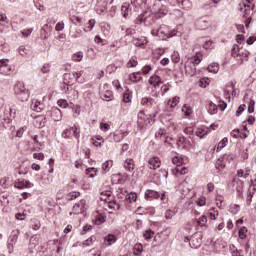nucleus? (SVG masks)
<instances>
[{
	"instance_id": "38",
	"label": "nucleus",
	"mask_w": 256,
	"mask_h": 256,
	"mask_svg": "<svg viewBox=\"0 0 256 256\" xmlns=\"http://www.w3.org/2000/svg\"><path fill=\"white\" fill-rule=\"evenodd\" d=\"M113 167V161L107 160L102 164V169L107 173Z\"/></svg>"
},
{
	"instance_id": "23",
	"label": "nucleus",
	"mask_w": 256,
	"mask_h": 256,
	"mask_svg": "<svg viewBox=\"0 0 256 256\" xmlns=\"http://www.w3.org/2000/svg\"><path fill=\"white\" fill-rule=\"evenodd\" d=\"M104 243H107V246L113 245V243H117V236L113 234H108L104 237Z\"/></svg>"
},
{
	"instance_id": "44",
	"label": "nucleus",
	"mask_w": 256,
	"mask_h": 256,
	"mask_svg": "<svg viewBox=\"0 0 256 256\" xmlns=\"http://www.w3.org/2000/svg\"><path fill=\"white\" fill-rule=\"evenodd\" d=\"M103 101H112L113 100V92L107 91L105 94L102 95Z\"/></svg>"
},
{
	"instance_id": "10",
	"label": "nucleus",
	"mask_w": 256,
	"mask_h": 256,
	"mask_svg": "<svg viewBox=\"0 0 256 256\" xmlns=\"http://www.w3.org/2000/svg\"><path fill=\"white\" fill-rule=\"evenodd\" d=\"M0 73L1 75H9L11 73V66H9V59L0 60Z\"/></svg>"
},
{
	"instance_id": "59",
	"label": "nucleus",
	"mask_w": 256,
	"mask_h": 256,
	"mask_svg": "<svg viewBox=\"0 0 256 256\" xmlns=\"http://www.w3.org/2000/svg\"><path fill=\"white\" fill-rule=\"evenodd\" d=\"M173 63H179L181 61V56H179L178 52H174L172 54Z\"/></svg>"
},
{
	"instance_id": "50",
	"label": "nucleus",
	"mask_w": 256,
	"mask_h": 256,
	"mask_svg": "<svg viewBox=\"0 0 256 256\" xmlns=\"http://www.w3.org/2000/svg\"><path fill=\"white\" fill-rule=\"evenodd\" d=\"M175 215H177V210L176 209L167 210L166 214H165V217H166V219H171L172 217H175Z\"/></svg>"
},
{
	"instance_id": "60",
	"label": "nucleus",
	"mask_w": 256,
	"mask_h": 256,
	"mask_svg": "<svg viewBox=\"0 0 256 256\" xmlns=\"http://www.w3.org/2000/svg\"><path fill=\"white\" fill-rule=\"evenodd\" d=\"M32 33H33V28L21 31L22 37H29V35H31Z\"/></svg>"
},
{
	"instance_id": "27",
	"label": "nucleus",
	"mask_w": 256,
	"mask_h": 256,
	"mask_svg": "<svg viewBox=\"0 0 256 256\" xmlns=\"http://www.w3.org/2000/svg\"><path fill=\"white\" fill-rule=\"evenodd\" d=\"M17 239H19L17 233H12L8 238V246L13 247L17 243Z\"/></svg>"
},
{
	"instance_id": "15",
	"label": "nucleus",
	"mask_w": 256,
	"mask_h": 256,
	"mask_svg": "<svg viewBox=\"0 0 256 256\" xmlns=\"http://www.w3.org/2000/svg\"><path fill=\"white\" fill-rule=\"evenodd\" d=\"M148 167L149 169H159L161 167V161L159 160V157H153L148 161Z\"/></svg>"
},
{
	"instance_id": "34",
	"label": "nucleus",
	"mask_w": 256,
	"mask_h": 256,
	"mask_svg": "<svg viewBox=\"0 0 256 256\" xmlns=\"http://www.w3.org/2000/svg\"><path fill=\"white\" fill-rule=\"evenodd\" d=\"M154 235H155V232L151 229H148L143 233V237L144 239H146V241H149L150 239H152Z\"/></svg>"
},
{
	"instance_id": "40",
	"label": "nucleus",
	"mask_w": 256,
	"mask_h": 256,
	"mask_svg": "<svg viewBox=\"0 0 256 256\" xmlns=\"http://www.w3.org/2000/svg\"><path fill=\"white\" fill-rule=\"evenodd\" d=\"M123 101L124 103H131V91L129 89L123 93Z\"/></svg>"
},
{
	"instance_id": "41",
	"label": "nucleus",
	"mask_w": 256,
	"mask_h": 256,
	"mask_svg": "<svg viewBox=\"0 0 256 256\" xmlns=\"http://www.w3.org/2000/svg\"><path fill=\"white\" fill-rule=\"evenodd\" d=\"M225 167V163H223V158H218L215 164V168L218 171H221Z\"/></svg>"
},
{
	"instance_id": "4",
	"label": "nucleus",
	"mask_w": 256,
	"mask_h": 256,
	"mask_svg": "<svg viewBox=\"0 0 256 256\" xmlns=\"http://www.w3.org/2000/svg\"><path fill=\"white\" fill-rule=\"evenodd\" d=\"M62 137L64 139H73V137H75V139L79 141V139H81V128L77 125H73L69 129H65L62 132Z\"/></svg>"
},
{
	"instance_id": "17",
	"label": "nucleus",
	"mask_w": 256,
	"mask_h": 256,
	"mask_svg": "<svg viewBox=\"0 0 256 256\" xmlns=\"http://www.w3.org/2000/svg\"><path fill=\"white\" fill-rule=\"evenodd\" d=\"M57 105L61 107V109H73L75 107V104H73L72 102H68L67 100L65 99H59L57 101Z\"/></svg>"
},
{
	"instance_id": "43",
	"label": "nucleus",
	"mask_w": 256,
	"mask_h": 256,
	"mask_svg": "<svg viewBox=\"0 0 256 256\" xmlns=\"http://www.w3.org/2000/svg\"><path fill=\"white\" fill-rule=\"evenodd\" d=\"M0 23H2L3 25H9V18L7 17V14L0 12Z\"/></svg>"
},
{
	"instance_id": "33",
	"label": "nucleus",
	"mask_w": 256,
	"mask_h": 256,
	"mask_svg": "<svg viewBox=\"0 0 256 256\" xmlns=\"http://www.w3.org/2000/svg\"><path fill=\"white\" fill-rule=\"evenodd\" d=\"M16 189H25V179H17L14 183Z\"/></svg>"
},
{
	"instance_id": "26",
	"label": "nucleus",
	"mask_w": 256,
	"mask_h": 256,
	"mask_svg": "<svg viewBox=\"0 0 256 256\" xmlns=\"http://www.w3.org/2000/svg\"><path fill=\"white\" fill-rule=\"evenodd\" d=\"M191 59L192 65H199V63L203 61V55L201 54V52H197Z\"/></svg>"
},
{
	"instance_id": "46",
	"label": "nucleus",
	"mask_w": 256,
	"mask_h": 256,
	"mask_svg": "<svg viewBox=\"0 0 256 256\" xmlns=\"http://www.w3.org/2000/svg\"><path fill=\"white\" fill-rule=\"evenodd\" d=\"M143 253V244H136L134 247V254L141 255Z\"/></svg>"
},
{
	"instance_id": "9",
	"label": "nucleus",
	"mask_w": 256,
	"mask_h": 256,
	"mask_svg": "<svg viewBox=\"0 0 256 256\" xmlns=\"http://www.w3.org/2000/svg\"><path fill=\"white\" fill-rule=\"evenodd\" d=\"M153 15V12H144L139 14L134 20L135 25H142V23H147L148 19Z\"/></svg>"
},
{
	"instance_id": "45",
	"label": "nucleus",
	"mask_w": 256,
	"mask_h": 256,
	"mask_svg": "<svg viewBox=\"0 0 256 256\" xmlns=\"http://www.w3.org/2000/svg\"><path fill=\"white\" fill-rule=\"evenodd\" d=\"M38 121H39L40 129H43V127H45V125H47V117H45V116L38 117Z\"/></svg>"
},
{
	"instance_id": "28",
	"label": "nucleus",
	"mask_w": 256,
	"mask_h": 256,
	"mask_svg": "<svg viewBox=\"0 0 256 256\" xmlns=\"http://www.w3.org/2000/svg\"><path fill=\"white\" fill-rule=\"evenodd\" d=\"M43 109H45V104H43V102L39 100H36L34 103V111H36L37 113H41Z\"/></svg>"
},
{
	"instance_id": "62",
	"label": "nucleus",
	"mask_w": 256,
	"mask_h": 256,
	"mask_svg": "<svg viewBox=\"0 0 256 256\" xmlns=\"http://www.w3.org/2000/svg\"><path fill=\"white\" fill-rule=\"evenodd\" d=\"M100 129H101V131H109V129H111V126L109 125V124H107V123H103V122H101L100 123Z\"/></svg>"
},
{
	"instance_id": "51",
	"label": "nucleus",
	"mask_w": 256,
	"mask_h": 256,
	"mask_svg": "<svg viewBox=\"0 0 256 256\" xmlns=\"http://www.w3.org/2000/svg\"><path fill=\"white\" fill-rule=\"evenodd\" d=\"M208 71H209V73H219V64L209 65Z\"/></svg>"
},
{
	"instance_id": "2",
	"label": "nucleus",
	"mask_w": 256,
	"mask_h": 256,
	"mask_svg": "<svg viewBox=\"0 0 256 256\" xmlns=\"http://www.w3.org/2000/svg\"><path fill=\"white\" fill-rule=\"evenodd\" d=\"M13 91L18 101H21L22 103H25V101H29L31 93L29 92V89L25 87V84L23 82H16L13 87Z\"/></svg>"
},
{
	"instance_id": "25",
	"label": "nucleus",
	"mask_w": 256,
	"mask_h": 256,
	"mask_svg": "<svg viewBox=\"0 0 256 256\" xmlns=\"http://www.w3.org/2000/svg\"><path fill=\"white\" fill-rule=\"evenodd\" d=\"M124 168L126 171H135V161L133 159H128L124 162Z\"/></svg>"
},
{
	"instance_id": "12",
	"label": "nucleus",
	"mask_w": 256,
	"mask_h": 256,
	"mask_svg": "<svg viewBox=\"0 0 256 256\" xmlns=\"http://www.w3.org/2000/svg\"><path fill=\"white\" fill-rule=\"evenodd\" d=\"M196 27L200 31H205V29H209V27H211V23H209L205 18H200L196 21Z\"/></svg>"
},
{
	"instance_id": "55",
	"label": "nucleus",
	"mask_w": 256,
	"mask_h": 256,
	"mask_svg": "<svg viewBox=\"0 0 256 256\" xmlns=\"http://www.w3.org/2000/svg\"><path fill=\"white\" fill-rule=\"evenodd\" d=\"M196 203H197V205H199V207H204V205H207V199L202 196V197L198 198Z\"/></svg>"
},
{
	"instance_id": "22",
	"label": "nucleus",
	"mask_w": 256,
	"mask_h": 256,
	"mask_svg": "<svg viewBox=\"0 0 256 256\" xmlns=\"http://www.w3.org/2000/svg\"><path fill=\"white\" fill-rule=\"evenodd\" d=\"M133 43L136 47H141L142 49L147 45V38L142 36L141 38H135Z\"/></svg>"
},
{
	"instance_id": "64",
	"label": "nucleus",
	"mask_w": 256,
	"mask_h": 256,
	"mask_svg": "<svg viewBox=\"0 0 256 256\" xmlns=\"http://www.w3.org/2000/svg\"><path fill=\"white\" fill-rule=\"evenodd\" d=\"M74 61H83V53L79 52L73 55Z\"/></svg>"
},
{
	"instance_id": "39",
	"label": "nucleus",
	"mask_w": 256,
	"mask_h": 256,
	"mask_svg": "<svg viewBox=\"0 0 256 256\" xmlns=\"http://www.w3.org/2000/svg\"><path fill=\"white\" fill-rule=\"evenodd\" d=\"M239 211H241V206H239V204H232L230 206V213H232V215H237Z\"/></svg>"
},
{
	"instance_id": "53",
	"label": "nucleus",
	"mask_w": 256,
	"mask_h": 256,
	"mask_svg": "<svg viewBox=\"0 0 256 256\" xmlns=\"http://www.w3.org/2000/svg\"><path fill=\"white\" fill-rule=\"evenodd\" d=\"M107 221V216L99 215L96 218V225H102V223H105Z\"/></svg>"
},
{
	"instance_id": "13",
	"label": "nucleus",
	"mask_w": 256,
	"mask_h": 256,
	"mask_svg": "<svg viewBox=\"0 0 256 256\" xmlns=\"http://www.w3.org/2000/svg\"><path fill=\"white\" fill-rule=\"evenodd\" d=\"M144 197L146 201H153V199H159L161 194L155 190H146Z\"/></svg>"
},
{
	"instance_id": "8",
	"label": "nucleus",
	"mask_w": 256,
	"mask_h": 256,
	"mask_svg": "<svg viewBox=\"0 0 256 256\" xmlns=\"http://www.w3.org/2000/svg\"><path fill=\"white\" fill-rule=\"evenodd\" d=\"M169 13V8L161 4L158 10L154 13L153 19H163Z\"/></svg>"
},
{
	"instance_id": "18",
	"label": "nucleus",
	"mask_w": 256,
	"mask_h": 256,
	"mask_svg": "<svg viewBox=\"0 0 256 256\" xmlns=\"http://www.w3.org/2000/svg\"><path fill=\"white\" fill-rule=\"evenodd\" d=\"M185 71L186 74L190 77H195V73H197V67L195 66V64L190 63L185 66Z\"/></svg>"
},
{
	"instance_id": "30",
	"label": "nucleus",
	"mask_w": 256,
	"mask_h": 256,
	"mask_svg": "<svg viewBox=\"0 0 256 256\" xmlns=\"http://www.w3.org/2000/svg\"><path fill=\"white\" fill-rule=\"evenodd\" d=\"M217 111H218V107L216 106V104L213 102H210L208 106V113H210V115H215Z\"/></svg>"
},
{
	"instance_id": "42",
	"label": "nucleus",
	"mask_w": 256,
	"mask_h": 256,
	"mask_svg": "<svg viewBox=\"0 0 256 256\" xmlns=\"http://www.w3.org/2000/svg\"><path fill=\"white\" fill-rule=\"evenodd\" d=\"M93 27H95V19H91L88 22V26L84 28V31L87 33L89 31H93Z\"/></svg>"
},
{
	"instance_id": "7",
	"label": "nucleus",
	"mask_w": 256,
	"mask_h": 256,
	"mask_svg": "<svg viewBox=\"0 0 256 256\" xmlns=\"http://www.w3.org/2000/svg\"><path fill=\"white\" fill-rule=\"evenodd\" d=\"M203 236L199 233H195L190 238V247L192 249H199L201 247V243H203Z\"/></svg>"
},
{
	"instance_id": "37",
	"label": "nucleus",
	"mask_w": 256,
	"mask_h": 256,
	"mask_svg": "<svg viewBox=\"0 0 256 256\" xmlns=\"http://www.w3.org/2000/svg\"><path fill=\"white\" fill-rule=\"evenodd\" d=\"M79 195H81L80 192L73 191V192H70L67 194L66 199L68 201H73L74 199H77V197H79Z\"/></svg>"
},
{
	"instance_id": "16",
	"label": "nucleus",
	"mask_w": 256,
	"mask_h": 256,
	"mask_svg": "<svg viewBox=\"0 0 256 256\" xmlns=\"http://www.w3.org/2000/svg\"><path fill=\"white\" fill-rule=\"evenodd\" d=\"M148 83L149 85H153L154 89H157V87H159L163 81L161 80V77L155 75L149 78Z\"/></svg>"
},
{
	"instance_id": "58",
	"label": "nucleus",
	"mask_w": 256,
	"mask_h": 256,
	"mask_svg": "<svg viewBox=\"0 0 256 256\" xmlns=\"http://www.w3.org/2000/svg\"><path fill=\"white\" fill-rule=\"evenodd\" d=\"M122 11V15L124 17V19H127L129 17V8H127V6L123 5L121 8Z\"/></svg>"
},
{
	"instance_id": "29",
	"label": "nucleus",
	"mask_w": 256,
	"mask_h": 256,
	"mask_svg": "<svg viewBox=\"0 0 256 256\" xmlns=\"http://www.w3.org/2000/svg\"><path fill=\"white\" fill-rule=\"evenodd\" d=\"M237 187H236V193L238 195V197H241V195H243V185H245V182L241 181V180H237Z\"/></svg>"
},
{
	"instance_id": "3",
	"label": "nucleus",
	"mask_w": 256,
	"mask_h": 256,
	"mask_svg": "<svg viewBox=\"0 0 256 256\" xmlns=\"http://www.w3.org/2000/svg\"><path fill=\"white\" fill-rule=\"evenodd\" d=\"M17 115V112L13 108H5V100L3 98H0V119L1 121H4V123H11L13 119H15V116Z\"/></svg>"
},
{
	"instance_id": "21",
	"label": "nucleus",
	"mask_w": 256,
	"mask_h": 256,
	"mask_svg": "<svg viewBox=\"0 0 256 256\" xmlns=\"http://www.w3.org/2000/svg\"><path fill=\"white\" fill-rule=\"evenodd\" d=\"M209 131H211V129L209 128H198L195 132V135L197 137H200V139H204V137H207V135H209Z\"/></svg>"
},
{
	"instance_id": "35",
	"label": "nucleus",
	"mask_w": 256,
	"mask_h": 256,
	"mask_svg": "<svg viewBox=\"0 0 256 256\" xmlns=\"http://www.w3.org/2000/svg\"><path fill=\"white\" fill-rule=\"evenodd\" d=\"M241 55V50L239 49V45L235 44L232 47V57H239Z\"/></svg>"
},
{
	"instance_id": "1",
	"label": "nucleus",
	"mask_w": 256,
	"mask_h": 256,
	"mask_svg": "<svg viewBox=\"0 0 256 256\" xmlns=\"http://www.w3.org/2000/svg\"><path fill=\"white\" fill-rule=\"evenodd\" d=\"M155 123V114H145L144 110L138 112L137 117V129L138 131H143V129H147L149 125H153Z\"/></svg>"
},
{
	"instance_id": "32",
	"label": "nucleus",
	"mask_w": 256,
	"mask_h": 256,
	"mask_svg": "<svg viewBox=\"0 0 256 256\" xmlns=\"http://www.w3.org/2000/svg\"><path fill=\"white\" fill-rule=\"evenodd\" d=\"M125 199H126L127 203H135V201H137V194L130 193L125 196Z\"/></svg>"
},
{
	"instance_id": "36",
	"label": "nucleus",
	"mask_w": 256,
	"mask_h": 256,
	"mask_svg": "<svg viewBox=\"0 0 256 256\" xmlns=\"http://www.w3.org/2000/svg\"><path fill=\"white\" fill-rule=\"evenodd\" d=\"M86 175H89L90 178L97 177V170L95 167L87 168Z\"/></svg>"
},
{
	"instance_id": "52",
	"label": "nucleus",
	"mask_w": 256,
	"mask_h": 256,
	"mask_svg": "<svg viewBox=\"0 0 256 256\" xmlns=\"http://www.w3.org/2000/svg\"><path fill=\"white\" fill-rule=\"evenodd\" d=\"M248 113H255V100L250 99L249 105H248Z\"/></svg>"
},
{
	"instance_id": "49",
	"label": "nucleus",
	"mask_w": 256,
	"mask_h": 256,
	"mask_svg": "<svg viewBox=\"0 0 256 256\" xmlns=\"http://www.w3.org/2000/svg\"><path fill=\"white\" fill-rule=\"evenodd\" d=\"M207 223V216L203 215L197 220V224L200 227H205V224Z\"/></svg>"
},
{
	"instance_id": "11",
	"label": "nucleus",
	"mask_w": 256,
	"mask_h": 256,
	"mask_svg": "<svg viewBox=\"0 0 256 256\" xmlns=\"http://www.w3.org/2000/svg\"><path fill=\"white\" fill-rule=\"evenodd\" d=\"M73 211L76 213V215H81L87 211V204L85 203V200H80L79 203H76L73 206Z\"/></svg>"
},
{
	"instance_id": "63",
	"label": "nucleus",
	"mask_w": 256,
	"mask_h": 256,
	"mask_svg": "<svg viewBox=\"0 0 256 256\" xmlns=\"http://www.w3.org/2000/svg\"><path fill=\"white\" fill-rule=\"evenodd\" d=\"M165 36L167 37V39H171V37L177 36V30L176 29L171 30L168 33H166Z\"/></svg>"
},
{
	"instance_id": "54",
	"label": "nucleus",
	"mask_w": 256,
	"mask_h": 256,
	"mask_svg": "<svg viewBox=\"0 0 256 256\" xmlns=\"http://www.w3.org/2000/svg\"><path fill=\"white\" fill-rule=\"evenodd\" d=\"M245 109H247V105L241 104L236 110V117H239L243 113V111H245Z\"/></svg>"
},
{
	"instance_id": "61",
	"label": "nucleus",
	"mask_w": 256,
	"mask_h": 256,
	"mask_svg": "<svg viewBox=\"0 0 256 256\" xmlns=\"http://www.w3.org/2000/svg\"><path fill=\"white\" fill-rule=\"evenodd\" d=\"M179 96H176L172 99V102L170 104V107L173 109L175 107H177V105L179 104Z\"/></svg>"
},
{
	"instance_id": "24",
	"label": "nucleus",
	"mask_w": 256,
	"mask_h": 256,
	"mask_svg": "<svg viewBox=\"0 0 256 256\" xmlns=\"http://www.w3.org/2000/svg\"><path fill=\"white\" fill-rule=\"evenodd\" d=\"M75 74L65 73L63 75V84L64 85H73L72 80L75 79Z\"/></svg>"
},
{
	"instance_id": "6",
	"label": "nucleus",
	"mask_w": 256,
	"mask_h": 256,
	"mask_svg": "<svg viewBox=\"0 0 256 256\" xmlns=\"http://www.w3.org/2000/svg\"><path fill=\"white\" fill-rule=\"evenodd\" d=\"M108 3L109 0H96L94 10L98 15H105V13L107 12Z\"/></svg>"
},
{
	"instance_id": "48",
	"label": "nucleus",
	"mask_w": 256,
	"mask_h": 256,
	"mask_svg": "<svg viewBox=\"0 0 256 256\" xmlns=\"http://www.w3.org/2000/svg\"><path fill=\"white\" fill-rule=\"evenodd\" d=\"M108 205L110 209H116V211H119L121 209V205H119L117 201H110Z\"/></svg>"
},
{
	"instance_id": "56",
	"label": "nucleus",
	"mask_w": 256,
	"mask_h": 256,
	"mask_svg": "<svg viewBox=\"0 0 256 256\" xmlns=\"http://www.w3.org/2000/svg\"><path fill=\"white\" fill-rule=\"evenodd\" d=\"M137 75H141V72L138 73H133L132 77H130L131 81H133V83H139V81H141L142 77H137Z\"/></svg>"
},
{
	"instance_id": "5",
	"label": "nucleus",
	"mask_w": 256,
	"mask_h": 256,
	"mask_svg": "<svg viewBox=\"0 0 256 256\" xmlns=\"http://www.w3.org/2000/svg\"><path fill=\"white\" fill-rule=\"evenodd\" d=\"M46 117H51L53 121H61V119H63V113L61 112V109L57 107H51L46 111Z\"/></svg>"
},
{
	"instance_id": "31",
	"label": "nucleus",
	"mask_w": 256,
	"mask_h": 256,
	"mask_svg": "<svg viewBox=\"0 0 256 256\" xmlns=\"http://www.w3.org/2000/svg\"><path fill=\"white\" fill-rule=\"evenodd\" d=\"M239 239H246L247 238V227L243 226L238 230Z\"/></svg>"
},
{
	"instance_id": "57",
	"label": "nucleus",
	"mask_w": 256,
	"mask_h": 256,
	"mask_svg": "<svg viewBox=\"0 0 256 256\" xmlns=\"http://www.w3.org/2000/svg\"><path fill=\"white\" fill-rule=\"evenodd\" d=\"M163 33H165V32L162 30V28L157 29V30H155V29L151 30V35L153 37H159V35H161V34L163 35Z\"/></svg>"
},
{
	"instance_id": "47",
	"label": "nucleus",
	"mask_w": 256,
	"mask_h": 256,
	"mask_svg": "<svg viewBox=\"0 0 256 256\" xmlns=\"http://www.w3.org/2000/svg\"><path fill=\"white\" fill-rule=\"evenodd\" d=\"M198 84H199V87H202L203 89H205V87L209 85V78H201Z\"/></svg>"
},
{
	"instance_id": "19",
	"label": "nucleus",
	"mask_w": 256,
	"mask_h": 256,
	"mask_svg": "<svg viewBox=\"0 0 256 256\" xmlns=\"http://www.w3.org/2000/svg\"><path fill=\"white\" fill-rule=\"evenodd\" d=\"M141 105H144L145 107H153V105H157V102L151 97H144L141 99Z\"/></svg>"
},
{
	"instance_id": "14",
	"label": "nucleus",
	"mask_w": 256,
	"mask_h": 256,
	"mask_svg": "<svg viewBox=\"0 0 256 256\" xmlns=\"http://www.w3.org/2000/svg\"><path fill=\"white\" fill-rule=\"evenodd\" d=\"M178 147H181L183 145V149H186L189 151V148L191 147V140L187 139L185 136H182L177 141Z\"/></svg>"
},
{
	"instance_id": "20",
	"label": "nucleus",
	"mask_w": 256,
	"mask_h": 256,
	"mask_svg": "<svg viewBox=\"0 0 256 256\" xmlns=\"http://www.w3.org/2000/svg\"><path fill=\"white\" fill-rule=\"evenodd\" d=\"M255 191H256L255 183H253V181H252V183L250 184V187L248 189V195L246 198L247 203H251L253 196L255 195Z\"/></svg>"
}]
</instances>
